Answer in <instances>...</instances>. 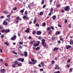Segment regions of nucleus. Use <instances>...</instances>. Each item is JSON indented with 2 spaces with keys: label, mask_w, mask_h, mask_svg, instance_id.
I'll return each mask as SVG.
<instances>
[{
  "label": "nucleus",
  "mask_w": 73,
  "mask_h": 73,
  "mask_svg": "<svg viewBox=\"0 0 73 73\" xmlns=\"http://www.w3.org/2000/svg\"><path fill=\"white\" fill-rule=\"evenodd\" d=\"M31 61H30L29 62V64H31L33 65H35L37 63V60H35L33 59H31Z\"/></svg>",
  "instance_id": "1"
},
{
  "label": "nucleus",
  "mask_w": 73,
  "mask_h": 73,
  "mask_svg": "<svg viewBox=\"0 0 73 73\" xmlns=\"http://www.w3.org/2000/svg\"><path fill=\"white\" fill-rule=\"evenodd\" d=\"M64 9L65 11H66V12L69 11V10H70V7L68 6H67L64 8Z\"/></svg>",
  "instance_id": "2"
},
{
  "label": "nucleus",
  "mask_w": 73,
  "mask_h": 73,
  "mask_svg": "<svg viewBox=\"0 0 73 73\" xmlns=\"http://www.w3.org/2000/svg\"><path fill=\"white\" fill-rule=\"evenodd\" d=\"M36 34L37 35H41V32L40 31H37Z\"/></svg>",
  "instance_id": "3"
},
{
  "label": "nucleus",
  "mask_w": 73,
  "mask_h": 73,
  "mask_svg": "<svg viewBox=\"0 0 73 73\" xmlns=\"http://www.w3.org/2000/svg\"><path fill=\"white\" fill-rule=\"evenodd\" d=\"M16 35H14L13 37H12L11 38V40H14L15 38H16Z\"/></svg>",
  "instance_id": "4"
},
{
  "label": "nucleus",
  "mask_w": 73,
  "mask_h": 73,
  "mask_svg": "<svg viewBox=\"0 0 73 73\" xmlns=\"http://www.w3.org/2000/svg\"><path fill=\"white\" fill-rule=\"evenodd\" d=\"M54 68L55 69H60V67L58 65H56L55 66V67Z\"/></svg>",
  "instance_id": "5"
},
{
  "label": "nucleus",
  "mask_w": 73,
  "mask_h": 73,
  "mask_svg": "<svg viewBox=\"0 0 73 73\" xmlns=\"http://www.w3.org/2000/svg\"><path fill=\"white\" fill-rule=\"evenodd\" d=\"M3 24L4 25H7L8 24L7 22L5 21L3 22Z\"/></svg>",
  "instance_id": "6"
},
{
  "label": "nucleus",
  "mask_w": 73,
  "mask_h": 73,
  "mask_svg": "<svg viewBox=\"0 0 73 73\" xmlns=\"http://www.w3.org/2000/svg\"><path fill=\"white\" fill-rule=\"evenodd\" d=\"M29 31H30V29L29 28H27L26 29V31H25V32L26 33H29Z\"/></svg>",
  "instance_id": "7"
},
{
  "label": "nucleus",
  "mask_w": 73,
  "mask_h": 73,
  "mask_svg": "<svg viewBox=\"0 0 73 73\" xmlns=\"http://www.w3.org/2000/svg\"><path fill=\"white\" fill-rule=\"evenodd\" d=\"M58 49H59V48L58 47H55L54 48V49H53V50L54 52H55L56 50H58Z\"/></svg>",
  "instance_id": "8"
},
{
  "label": "nucleus",
  "mask_w": 73,
  "mask_h": 73,
  "mask_svg": "<svg viewBox=\"0 0 73 73\" xmlns=\"http://www.w3.org/2000/svg\"><path fill=\"white\" fill-rule=\"evenodd\" d=\"M9 32H10V30L8 29L5 30V33H9Z\"/></svg>",
  "instance_id": "9"
},
{
  "label": "nucleus",
  "mask_w": 73,
  "mask_h": 73,
  "mask_svg": "<svg viewBox=\"0 0 73 73\" xmlns=\"http://www.w3.org/2000/svg\"><path fill=\"white\" fill-rule=\"evenodd\" d=\"M70 48H71V46L70 45H67L66 46V49H68Z\"/></svg>",
  "instance_id": "10"
},
{
  "label": "nucleus",
  "mask_w": 73,
  "mask_h": 73,
  "mask_svg": "<svg viewBox=\"0 0 73 73\" xmlns=\"http://www.w3.org/2000/svg\"><path fill=\"white\" fill-rule=\"evenodd\" d=\"M24 54L25 57H27L28 56V53L27 52H25L24 53Z\"/></svg>",
  "instance_id": "11"
},
{
  "label": "nucleus",
  "mask_w": 73,
  "mask_h": 73,
  "mask_svg": "<svg viewBox=\"0 0 73 73\" xmlns=\"http://www.w3.org/2000/svg\"><path fill=\"white\" fill-rule=\"evenodd\" d=\"M42 44H45V40L44 39H42Z\"/></svg>",
  "instance_id": "12"
},
{
  "label": "nucleus",
  "mask_w": 73,
  "mask_h": 73,
  "mask_svg": "<svg viewBox=\"0 0 73 73\" xmlns=\"http://www.w3.org/2000/svg\"><path fill=\"white\" fill-rule=\"evenodd\" d=\"M3 13H5V14H7L8 13V12L7 11H3Z\"/></svg>",
  "instance_id": "13"
},
{
  "label": "nucleus",
  "mask_w": 73,
  "mask_h": 73,
  "mask_svg": "<svg viewBox=\"0 0 73 73\" xmlns=\"http://www.w3.org/2000/svg\"><path fill=\"white\" fill-rule=\"evenodd\" d=\"M5 70L4 69H2L1 70V72L2 73H3L5 72Z\"/></svg>",
  "instance_id": "14"
},
{
  "label": "nucleus",
  "mask_w": 73,
  "mask_h": 73,
  "mask_svg": "<svg viewBox=\"0 0 73 73\" xmlns=\"http://www.w3.org/2000/svg\"><path fill=\"white\" fill-rule=\"evenodd\" d=\"M56 15H54L52 17V20H55L56 19Z\"/></svg>",
  "instance_id": "15"
},
{
  "label": "nucleus",
  "mask_w": 73,
  "mask_h": 73,
  "mask_svg": "<svg viewBox=\"0 0 73 73\" xmlns=\"http://www.w3.org/2000/svg\"><path fill=\"white\" fill-rule=\"evenodd\" d=\"M39 45H38V44H37L36 43H34V44L33 45V46H39Z\"/></svg>",
  "instance_id": "16"
},
{
  "label": "nucleus",
  "mask_w": 73,
  "mask_h": 73,
  "mask_svg": "<svg viewBox=\"0 0 73 73\" xmlns=\"http://www.w3.org/2000/svg\"><path fill=\"white\" fill-rule=\"evenodd\" d=\"M40 64L42 65V66H44L45 65V64H44V62H41Z\"/></svg>",
  "instance_id": "17"
},
{
  "label": "nucleus",
  "mask_w": 73,
  "mask_h": 73,
  "mask_svg": "<svg viewBox=\"0 0 73 73\" xmlns=\"http://www.w3.org/2000/svg\"><path fill=\"white\" fill-rule=\"evenodd\" d=\"M25 10V9H23L22 10L20 11V12L21 13H24Z\"/></svg>",
  "instance_id": "18"
},
{
  "label": "nucleus",
  "mask_w": 73,
  "mask_h": 73,
  "mask_svg": "<svg viewBox=\"0 0 73 73\" xmlns=\"http://www.w3.org/2000/svg\"><path fill=\"white\" fill-rule=\"evenodd\" d=\"M15 64V65H18V62H17V61H15V62H14Z\"/></svg>",
  "instance_id": "19"
},
{
  "label": "nucleus",
  "mask_w": 73,
  "mask_h": 73,
  "mask_svg": "<svg viewBox=\"0 0 73 73\" xmlns=\"http://www.w3.org/2000/svg\"><path fill=\"white\" fill-rule=\"evenodd\" d=\"M46 25V23H43L42 24V27H44V26H45Z\"/></svg>",
  "instance_id": "20"
},
{
  "label": "nucleus",
  "mask_w": 73,
  "mask_h": 73,
  "mask_svg": "<svg viewBox=\"0 0 73 73\" xmlns=\"http://www.w3.org/2000/svg\"><path fill=\"white\" fill-rule=\"evenodd\" d=\"M60 34V31H58L56 33L55 35H59Z\"/></svg>",
  "instance_id": "21"
},
{
  "label": "nucleus",
  "mask_w": 73,
  "mask_h": 73,
  "mask_svg": "<svg viewBox=\"0 0 73 73\" xmlns=\"http://www.w3.org/2000/svg\"><path fill=\"white\" fill-rule=\"evenodd\" d=\"M44 13L42 12H41L39 13V15L40 16H42L43 15Z\"/></svg>",
  "instance_id": "22"
},
{
  "label": "nucleus",
  "mask_w": 73,
  "mask_h": 73,
  "mask_svg": "<svg viewBox=\"0 0 73 73\" xmlns=\"http://www.w3.org/2000/svg\"><path fill=\"white\" fill-rule=\"evenodd\" d=\"M73 44V40H71L70 41V44Z\"/></svg>",
  "instance_id": "23"
},
{
  "label": "nucleus",
  "mask_w": 73,
  "mask_h": 73,
  "mask_svg": "<svg viewBox=\"0 0 73 73\" xmlns=\"http://www.w3.org/2000/svg\"><path fill=\"white\" fill-rule=\"evenodd\" d=\"M16 19L17 20L19 21V20H20V18L19 17H17L16 18Z\"/></svg>",
  "instance_id": "24"
},
{
  "label": "nucleus",
  "mask_w": 73,
  "mask_h": 73,
  "mask_svg": "<svg viewBox=\"0 0 73 73\" xmlns=\"http://www.w3.org/2000/svg\"><path fill=\"white\" fill-rule=\"evenodd\" d=\"M53 8H52L50 9V12L53 13Z\"/></svg>",
  "instance_id": "25"
},
{
  "label": "nucleus",
  "mask_w": 73,
  "mask_h": 73,
  "mask_svg": "<svg viewBox=\"0 0 73 73\" xmlns=\"http://www.w3.org/2000/svg\"><path fill=\"white\" fill-rule=\"evenodd\" d=\"M40 49V48L38 46L36 48V50H39V49Z\"/></svg>",
  "instance_id": "26"
},
{
  "label": "nucleus",
  "mask_w": 73,
  "mask_h": 73,
  "mask_svg": "<svg viewBox=\"0 0 73 73\" xmlns=\"http://www.w3.org/2000/svg\"><path fill=\"white\" fill-rule=\"evenodd\" d=\"M12 66L13 68H15L16 67V64H13L12 65Z\"/></svg>",
  "instance_id": "27"
},
{
  "label": "nucleus",
  "mask_w": 73,
  "mask_h": 73,
  "mask_svg": "<svg viewBox=\"0 0 73 73\" xmlns=\"http://www.w3.org/2000/svg\"><path fill=\"white\" fill-rule=\"evenodd\" d=\"M51 40H56V38H55V37H52L51 38Z\"/></svg>",
  "instance_id": "28"
},
{
  "label": "nucleus",
  "mask_w": 73,
  "mask_h": 73,
  "mask_svg": "<svg viewBox=\"0 0 73 73\" xmlns=\"http://www.w3.org/2000/svg\"><path fill=\"white\" fill-rule=\"evenodd\" d=\"M6 45H9V44H8V42H5L4 43Z\"/></svg>",
  "instance_id": "29"
},
{
  "label": "nucleus",
  "mask_w": 73,
  "mask_h": 73,
  "mask_svg": "<svg viewBox=\"0 0 73 73\" xmlns=\"http://www.w3.org/2000/svg\"><path fill=\"white\" fill-rule=\"evenodd\" d=\"M18 66H21H21H22V64L21 63H19V64H18Z\"/></svg>",
  "instance_id": "30"
},
{
  "label": "nucleus",
  "mask_w": 73,
  "mask_h": 73,
  "mask_svg": "<svg viewBox=\"0 0 73 73\" xmlns=\"http://www.w3.org/2000/svg\"><path fill=\"white\" fill-rule=\"evenodd\" d=\"M72 70H73V68H71L69 69V72H72Z\"/></svg>",
  "instance_id": "31"
},
{
  "label": "nucleus",
  "mask_w": 73,
  "mask_h": 73,
  "mask_svg": "<svg viewBox=\"0 0 73 73\" xmlns=\"http://www.w3.org/2000/svg\"><path fill=\"white\" fill-rule=\"evenodd\" d=\"M28 6L30 8H31V7H32V4L30 3V4H29L28 5Z\"/></svg>",
  "instance_id": "32"
},
{
  "label": "nucleus",
  "mask_w": 73,
  "mask_h": 73,
  "mask_svg": "<svg viewBox=\"0 0 73 73\" xmlns=\"http://www.w3.org/2000/svg\"><path fill=\"white\" fill-rule=\"evenodd\" d=\"M36 21H37V19H35L34 21V24H35Z\"/></svg>",
  "instance_id": "33"
},
{
  "label": "nucleus",
  "mask_w": 73,
  "mask_h": 73,
  "mask_svg": "<svg viewBox=\"0 0 73 73\" xmlns=\"http://www.w3.org/2000/svg\"><path fill=\"white\" fill-rule=\"evenodd\" d=\"M12 52L13 53H14V54H16V55H17V53L15 51H13Z\"/></svg>",
  "instance_id": "34"
},
{
  "label": "nucleus",
  "mask_w": 73,
  "mask_h": 73,
  "mask_svg": "<svg viewBox=\"0 0 73 73\" xmlns=\"http://www.w3.org/2000/svg\"><path fill=\"white\" fill-rule=\"evenodd\" d=\"M24 59L23 58H22L21 59V62H24Z\"/></svg>",
  "instance_id": "35"
},
{
  "label": "nucleus",
  "mask_w": 73,
  "mask_h": 73,
  "mask_svg": "<svg viewBox=\"0 0 73 73\" xmlns=\"http://www.w3.org/2000/svg\"><path fill=\"white\" fill-rule=\"evenodd\" d=\"M52 1H53V0H50L49 1L50 3L49 4L50 5L52 4Z\"/></svg>",
  "instance_id": "36"
},
{
  "label": "nucleus",
  "mask_w": 73,
  "mask_h": 73,
  "mask_svg": "<svg viewBox=\"0 0 73 73\" xmlns=\"http://www.w3.org/2000/svg\"><path fill=\"white\" fill-rule=\"evenodd\" d=\"M51 29L53 30L54 29V27L53 26H51L50 27V29Z\"/></svg>",
  "instance_id": "37"
},
{
  "label": "nucleus",
  "mask_w": 73,
  "mask_h": 73,
  "mask_svg": "<svg viewBox=\"0 0 73 73\" xmlns=\"http://www.w3.org/2000/svg\"><path fill=\"white\" fill-rule=\"evenodd\" d=\"M13 11H16L17 10V8L16 7H14L13 8Z\"/></svg>",
  "instance_id": "38"
},
{
  "label": "nucleus",
  "mask_w": 73,
  "mask_h": 73,
  "mask_svg": "<svg viewBox=\"0 0 73 73\" xmlns=\"http://www.w3.org/2000/svg\"><path fill=\"white\" fill-rule=\"evenodd\" d=\"M32 34L33 35H35L36 34V31H34L33 32Z\"/></svg>",
  "instance_id": "39"
},
{
  "label": "nucleus",
  "mask_w": 73,
  "mask_h": 73,
  "mask_svg": "<svg viewBox=\"0 0 73 73\" xmlns=\"http://www.w3.org/2000/svg\"><path fill=\"white\" fill-rule=\"evenodd\" d=\"M68 27L70 28H72V25L71 24H70L68 25Z\"/></svg>",
  "instance_id": "40"
},
{
  "label": "nucleus",
  "mask_w": 73,
  "mask_h": 73,
  "mask_svg": "<svg viewBox=\"0 0 73 73\" xmlns=\"http://www.w3.org/2000/svg\"><path fill=\"white\" fill-rule=\"evenodd\" d=\"M36 43H37V44H38V45H39L40 43V41H38L36 42Z\"/></svg>",
  "instance_id": "41"
},
{
  "label": "nucleus",
  "mask_w": 73,
  "mask_h": 73,
  "mask_svg": "<svg viewBox=\"0 0 73 73\" xmlns=\"http://www.w3.org/2000/svg\"><path fill=\"white\" fill-rule=\"evenodd\" d=\"M47 31H50V27L47 28Z\"/></svg>",
  "instance_id": "42"
},
{
  "label": "nucleus",
  "mask_w": 73,
  "mask_h": 73,
  "mask_svg": "<svg viewBox=\"0 0 73 73\" xmlns=\"http://www.w3.org/2000/svg\"><path fill=\"white\" fill-rule=\"evenodd\" d=\"M60 40L62 41H64V39L62 38H60Z\"/></svg>",
  "instance_id": "43"
},
{
  "label": "nucleus",
  "mask_w": 73,
  "mask_h": 73,
  "mask_svg": "<svg viewBox=\"0 0 73 73\" xmlns=\"http://www.w3.org/2000/svg\"><path fill=\"white\" fill-rule=\"evenodd\" d=\"M26 17L27 16H26L24 15L23 17V18L24 19H26Z\"/></svg>",
  "instance_id": "44"
},
{
  "label": "nucleus",
  "mask_w": 73,
  "mask_h": 73,
  "mask_svg": "<svg viewBox=\"0 0 73 73\" xmlns=\"http://www.w3.org/2000/svg\"><path fill=\"white\" fill-rule=\"evenodd\" d=\"M5 29H3V30L1 31V32H2V33H4L5 32Z\"/></svg>",
  "instance_id": "45"
},
{
  "label": "nucleus",
  "mask_w": 73,
  "mask_h": 73,
  "mask_svg": "<svg viewBox=\"0 0 73 73\" xmlns=\"http://www.w3.org/2000/svg\"><path fill=\"white\" fill-rule=\"evenodd\" d=\"M38 39H39V40H41V38H42L41 37L39 36L38 37Z\"/></svg>",
  "instance_id": "46"
},
{
  "label": "nucleus",
  "mask_w": 73,
  "mask_h": 73,
  "mask_svg": "<svg viewBox=\"0 0 73 73\" xmlns=\"http://www.w3.org/2000/svg\"><path fill=\"white\" fill-rule=\"evenodd\" d=\"M19 44H20L21 45H23V43L21 42H19Z\"/></svg>",
  "instance_id": "47"
},
{
  "label": "nucleus",
  "mask_w": 73,
  "mask_h": 73,
  "mask_svg": "<svg viewBox=\"0 0 73 73\" xmlns=\"http://www.w3.org/2000/svg\"><path fill=\"white\" fill-rule=\"evenodd\" d=\"M19 48H20V49H22V48H23V47L21 45H19Z\"/></svg>",
  "instance_id": "48"
},
{
  "label": "nucleus",
  "mask_w": 73,
  "mask_h": 73,
  "mask_svg": "<svg viewBox=\"0 0 73 73\" xmlns=\"http://www.w3.org/2000/svg\"><path fill=\"white\" fill-rule=\"evenodd\" d=\"M43 46L44 47H45L46 46V44H43Z\"/></svg>",
  "instance_id": "49"
},
{
  "label": "nucleus",
  "mask_w": 73,
  "mask_h": 73,
  "mask_svg": "<svg viewBox=\"0 0 73 73\" xmlns=\"http://www.w3.org/2000/svg\"><path fill=\"white\" fill-rule=\"evenodd\" d=\"M45 7H46V4H45L42 7L44 8H45Z\"/></svg>",
  "instance_id": "50"
},
{
  "label": "nucleus",
  "mask_w": 73,
  "mask_h": 73,
  "mask_svg": "<svg viewBox=\"0 0 73 73\" xmlns=\"http://www.w3.org/2000/svg\"><path fill=\"white\" fill-rule=\"evenodd\" d=\"M39 25H39V24H36V27H39Z\"/></svg>",
  "instance_id": "51"
},
{
  "label": "nucleus",
  "mask_w": 73,
  "mask_h": 73,
  "mask_svg": "<svg viewBox=\"0 0 73 73\" xmlns=\"http://www.w3.org/2000/svg\"><path fill=\"white\" fill-rule=\"evenodd\" d=\"M21 58H18L17 59V60L18 61H21Z\"/></svg>",
  "instance_id": "52"
},
{
  "label": "nucleus",
  "mask_w": 73,
  "mask_h": 73,
  "mask_svg": "<svg viewBox=\"0 0 73 73\" xmlns=\"http://www.w3.org/2000/svg\"><path fill=\"white\" fill-rule=\"evenodd\" d=\"M11 14H10L9 15H8L7 16V17H10V16H11Z\"/></svg>",
  "instance_id": "53"
},
{
  "label": "nucleus",
  "mask_w": 73,
  "mask_h": 73,
  "mask_svg": "<svg viewBox=\"0 0 73 73\" xmlns=\"http://www.w3.org/2000/svg\"><path fill=\"white\" fill-rule=\"evenodd\" d=\"M51 64H54V61L53 60L51 62Z\"/></svg>",
  "instance_id": "54"
},
{
  "label": "nucleus",
  "mask_w": 73,
  "mask_h": 73,
  "mask_svg": "<svg viewBox=\"0 0 73 73\" xmlns=\"http://www.w3.org/2000/svg\"><path fill=\"white\" fill-rule=\"evenodd\" d=\"M70 62V59H68L67 61V62L69 63V62Z\"/></svg>",
  "instance_id": "55"
},
{
  "label": "nucleus",
  "mask_w": 73,
  "mask_h": 73,
  "mask_svg": "<svg viewBox=\"0 0 73 73\" xmlns=\"http://www.w3.org/2000/svg\"><path fill=\"white\" fill-rule=\"evenodd\" d=\"M44 1H42L41 2V4L42 5L44 4Z\"/></svg>",
  "instance_id": "56"
},
{
  "label": "nucleus",
  "mask_w": 73,
  "mask_h": 73,
  "mask_svg": "<svg viewBox=\"0 0 73 73\" xmlns=\"http://www.w3.org/2000/svg\"><path fill=\"white\" fill-rule=\"evenodd\" d=\"M67 21H68V20H67V19H65V23H67Z\"/></svg>",
  "instance_id": "57"
},
{
  "label": "nucleus",
  "mask_w": 73,
  "mask_h": 73,
  "mask_svg": "<svg viewBox=\"0 0 73 73\" xmlns=\"http://www.w3.org/2000/svg\"><path fill=\"white\" fill-rule=\"evenodd\" d=\"M62 13H64L65 12V10H62L61 11Z\"/></svg>",
  "instance_id": "58"
},
{
  "label": "nucleus",
  "mask_w": 73,
  "mask_h": 73,
  "mask_svg": "<svg viewBox=\"0 0 73 73\" xmlns=\"http://www.w3.org/2000/svg\"><path fill=\"white\" fill-rule=\"evenodd\" d=\"M0 19H3L4 18V16H2L0 17Z\"/></svg>",
  "instance_id": "59"
},
{
  "label": "nucleus",
  "mask_w": 73,
  "mask_h": 73,
  "mask_svg": "<svg viewBox=\"0 0 73 73\" xmlns=\"http://www.w3.org/2000/svg\"><path fill=\"white\" fill-rule=\"evenodd\" d=\"M58 44H60V43H61V41H60V40H59L58 41Z\"/></svg>",
  "instance_id": "60"
},
{
  "label": "nucleus",
  "mask_w": 73,
  "mask_h": 73,
  "mask_svg": "<svg viewBox=\"0 0 73 73\" xmlns=\"http://www.w3.org/2000/svg\"><path fill=\"white\" fill-rule=\"evenodd\" d=\"M66 67L67 68H69V67H70V65H66Z\"/></svg>",
  "instance_id": "61"
},
{
  "label": "nucleus",
  "mask_w": 73,
  "mask_h": 73,
  "mask_svg": "<svg viewBox=\"0 0 73 73\" xmlns=\"http://www.w3.org/2000/svg\"><path fill=\"white\" fill-rule=\"evenodd\" d=\"M5 66H7L8 65V64H7V63H5Z\"/></svg>",
  "instance_id": "62"
},
{
  "label": "nucleus",
  "mask_w": 73,
  "mask_h": 73,
  "mask_svg": "<svg viewBox=\"0 0 73 73\" xmlns=\"http://www.w3.org/2000/svg\"><path fill=\"white\" fill-rule=\"evenodd\" d=\"M0 61L2 62H3V59H0Z\"/></svg>",
  "instance_id": "63"
},
{
  "label": "nucleus",
  "mask_w": 73,
  "mask_h": 73,
  "mask_svg": "<svg viewBox=\"0 0 73 73\" xmlns=\"http://www.w3.org/2000/svg\"><path fill=\"white\" fill-rule=\"evenodd\" d=\"M25 15H27V11H25Z\"/></svg>",
  "instance_id": "64"
}]
</instances>
